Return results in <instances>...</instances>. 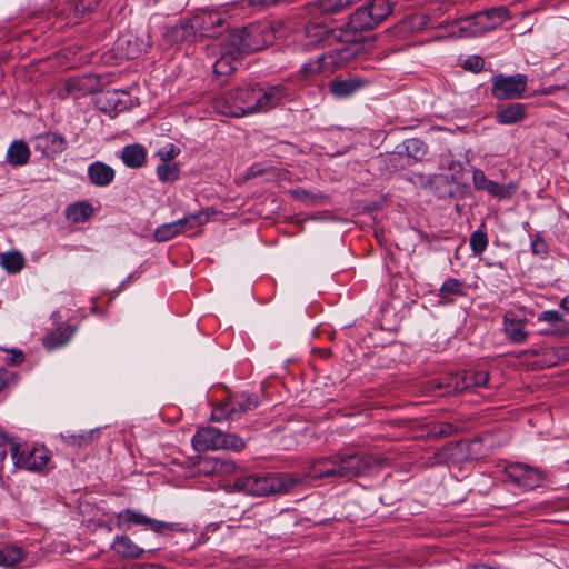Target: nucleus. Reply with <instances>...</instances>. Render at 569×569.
<instances>
[{
  "instance_id": "nucleus-1",
  "label": "nucleus",
  "mask_w": 569,
  "mask_h": 569,
  "mask_svg": "<svg viewBox=\"0 0 569 569\" xmlns=\"http://www.w3.org/2000/svg\"><path fill=\"white\" fill-rule=\"evenodd\" d=\"M383 459L375 455L341 453L313 461L307 469L310 479L352 478L379 470Z\"/></svg>"
},
{
  "instance_id": "nucleus-2",
  "label": "nucleus",
  "mask_w": 569,
  "mask_h": 569,
  "mask_svg": "<svg viewBox=\"0 0 569 569\" xmlns=\"http://www.w3.org/2000/svg\"><path fill=\"white\" fill-rule=\"evenodd\" d=\"M302 482L303 478L295 473H266L239 478L236 486L247 495L268 496L288 493Z\"/></svg>"
},
{
  "instance_id": "nucleus-3",
  "label": "nucleus",
  "mask_w": 569,
  "mask_h": 569,
  "mask_svg": "<svg viewBox=\"0 0 569 569\" xmlns=\"http://www.w3.org/2000/svg\"><path fill=\"white\" fill-rule=\"evenodd\" d=\"M272 41L273 32L268 23H251L228 37V46L239 56L261 50Z\"/></svg>"
},
{
  "instance_id": "nucleus-4",
  "label": "nucleus",
  "mask_w": 569,
  "mask_h": 569,
  "mask_svg": "<svg viewBox=\"0 0 569 569\" xmlns=\"http://www.w3.org/2000/svg\"><path fill=\"white\" fill-rule=\"evenodd\" d=\"M257 86L240 87L217 100L216 109L228 117L256 113Z\"/></svg>"
},
{
  "instance_id": "nucleus-5",
  "label": "nucleus",
  "mask_w": 569,
  "mask_h": 569,
  "mask_svg": "<svg viewBox=\"0 0 569 569\" xmlns=\"http://www.w3.org/2000/svg\"><path fill=\"white\" fill-rule=\"evenodd\" d=\"M244 446V440L237 435L226 433L213 427L201 428L192 437V447L196 451L219 449L240 451Z\"/></svg>"
},
{
  "instance_id": "nucleus-6",
  "label": "nucleus",
  "mask_w": 569,
  "mask_h": 569,
  "mask_svg": "<svg viewBox=\"0 0 569 569\" xmlns=\"http://www.w3.org/2000/svg\"><path fill=\"white\" fill-rule=\"evenodd\" d=\"M357 56V50L342 46L328 53L319 56L316 60L305 63L301 68V73L305 77H310L318 72H331L342 63L353 59Z\"/></svg>"
},
{
  "instance_id": "nucleus-7",
  "label": "nucleus",
  "mask_w": 569,
  "mask_h": 569,
  "mask_svg": "<svg viewBox=\"0 0 569 569\" xmlns=\"http://www.w3.org/2000/svg\"><path fill=\"white\" fill-rule=\"evenodd\" d=\"M543 480L541 470L523 463H509L503 468V475H500V482H509L526 490L539 487Z\"/></svg>"
},
{
  "instance_id": "nucleus-8",
  "label": "nucleus",
  "mask_w": 569,
  "mask_h": 569,
  "mask_svg": "<svg viewBox=\"0 0 569 569\" xmlns=\"http://www.w3.org/2000/svg\"><path fill=\"white\" fill-rule=\"evenodd\" d=\"M11 459L18 468L29 471H42L50 461V455L43 446L21 448L19 443H11Z\"/></svg>"
},
{
  "instance_id": "nucleus-9",
  "label": "nucleus",
  "mask_w": 569,
  "mask_h": 569,
  "mask_svg": "<svg viewBox=\"0 0 569 569\" xmlns=\"http://www.w3.org/2000/svg\"><path fill=\"white\" fill-rule=\"evenodd\" d=\"M132 525L141 526L156 533H162L167 529L174 531L182 530L179 523L160 521L132 509H124L117 515L118 528L129 530Z\"/></svg>"
},
{
  "instance_id": "nucleus-10",
  "label": "nucleus",
  "mask_w": 569,
  "mask_h": 569,
  "mask_svg": "<svg viewBox=\"0 0 569 569\" xmlns=\"http://www.w3.org/2000/svg\"><path fill=\"white\" fill-rule=\"evenodd\" d=\"M489 380V375L486 371L466 370L452 375L446 385L443 393L460 392L472 387H482Z\"/></svg>"
},
{
  "instance_id": "nucleus-11",
  "label": "nucleus",
  "mask_w": 569,
  "mask_h": 569,
  "mask_svg": "<svg viewBox=\"0 0 569 569\" xmlns=\"http://www.w3.org/2000/svg\"><path fill=\"white\" fill-rule=\"evenodd\" d=\"M288 97L289 91L282 84L269 87L257 86L256 113L269 111Z\"/></svg>"
},
{
  "instance_id": "nucleus-12",
  "label": "nucleus",
  "mask_w": 569,
  "mask_h": 569,
  "mask_svg": "<svg viewBox=\"0 0 569 569\" xmlns=\"http://www.w3.org/2000/svg\"><path fill=\"white\" fill-rule=\"evenodd\" d=\"M193 28L199 31L200 38L213 37L222 28L224 18L216 9H203L192 17Z\"/></svg>"
},
{
  "instance_id": "nucleus-13",
  "label": "nucleus",
  "mask_w": 569,
  "mask_h": 569,
  "mask_svg": "<svg viewBox=\"0 0 569 569\" xmlns=\"http://www.w3.org/2000/svg\"><path fill=\"white\" fill-rule=\"evenodd\" d=\"M537 320L549 325L540 331L541 335L556 338L569 337V322L559 311L545 310L538 315Z\"/></svg>"
},
{
  "instance_id": "nucleus-14",
  "label": "nucleus",
  "mask_w": 569,
  "mask_h": 569,
  "mask_svg": "<svg viewBox=\"0 0 569 569\" xmlns=\"http://www.w3.org/2000/svg\"><path fill=\"white\" fill-rule=\"evenodd\" d=\"M369 81L361 77H349L346 79H333L329 82V91L337 99H346L362 90Z\"/></svg>"
},
{
  "instance_id": "nucleus-15",
  "label": "nucleus",
  "mask_w": 569,
  "mask_h": 569,
  "mask_svg": "<svg viewBox=\"0 0 569 569\" xmlns=\"http://www.w3.org/2000/svg\"><path fill=\"white\" fill-rule=\"evenodd\" d=\"M527 76L513 74L502 76L500 74V100L507 99H519L523 96L527 88Z\"/></svg>"
},
{
  "instance_id": "nucleus-16",
  "label": "nucleus",
  "mask_w": 569,
  "mask_h": 569,
  "mask_svg": "<svg viewBox=\"0 0 569 569\" xmlns=\"http://www.w3.org/2000/svg\"><path fill=\"white\" fill-rule=\"evenodd\" d=\"M528 117V104L521 102H500V123L515 124Z\"/></svg>"
},
{
  "instance_id": "nucleus-17",
  "label": "nucleus",
  "mask_w": 569,
  "mask_h": 569,
  "mask_svg": "<svg viewBox=\"0 0 569 569\" xmlns=\"http://www.w3.org/2000/svg\"><path fill=\"white\" fill-rule=\"evenodd\" d=\"M371 14L366 4L359 7L350 16L347 29L353 33L375 29L377 23Z\"/></svg>"
},
{
  "instance_id": "nucleus-18",
  "label": "nucleus",
  "mask_w": 569,
  "mask_h": 569,
  "mask_svg": "<svg viewBox=\"0 0 569 569\" xmlns=\"http://www.w3.org/2000/svg\"><path fill=\"white\" fill-rule=\"evenodd\" d=\"M168 40L172 42H191L198 40L200 38L199 31L193 28L192 17L189 20L182 21L179 24L171 27L167 31Z\"/></svg>"
},
{
  "instance_id": "nucleus-19",
  "label": "nucleus",
  "mask_w": 569,
  "mask_h": 569,
  "mask_svg": "<svg viewBox=\"0 0 569 569\" xmlns=\"http://www.w3.org/2000/svg\"><path fill=\"white\" fill-rule=\"evenodd\" d=\"M228 402L230 405L229 412H231L233 419L258 407V398L248 392L232 395L228 398Z\"/></svg>"
},
{
  "instance_id": "nucleus-20",
  "label": "nucleus",
  "mask_w": 569,
  "mask_h": 569,
  "mask_svg": "<svg viewBox=\"0 0 569 569\" xmlns=\"http://www.w3.org/2000/svg\"><path fill=\"white\" fill-rule=\"evenodd\" d=\"M88 177L94 186L106 187L113 181L114 170L101 161H96L88 167Z\"/></svg>"
},
{
  "instance_id": "nucleus-21",
  "label": "nucleus",
  "mask_w": 569,
  "mask_h": 569,
  "mask_svg": "<svg viewBox=\"0 0 569 569\" xmlns=\"http://www.w3.org/2000/svg\"><path fill=\"white\" fill-rule=\"evenodd\" d=\"M111 548L119 556L128 559H138L143 553V549L126 535L117 536L111 545Z\"/></svg>"
},
{
  "instance_id": "nucleus-22",
  "label": "nucleus",
  "mask_w": 569,
  "mask_h": 569,
  "mask_svg": "<svg viewBox=\"0 0 569 569\" xmlns=\"http://www.w3.org/2000/svg\"><path fill=\"white\" fill-rule=\"evenodd\" d=\"M239 54L229 46L213 66V71L217 76L228 77L240 64Z\"/></svg>"
},
{
  "instance_id": "nucleus-23",
  "label": "nucleus",
  "mask_w": 569,
  "mask_h": 569,
  "mask_svg": "<svg viewBox=\"0 0 569 569\" xmlns=\"http://www.w3.org/2000/svg\"><path fill=\"white\" fill-rule=\"evenodd\" d=\"M472 16L458 19L457 21L443 22L441 27L450 28V36L457 38H469L479 36L473 23Z\"/></svg>"
},
{
  "instance_id": "nucleus-24",
  "label": "nucleus",
  "mask_w": 569,
  "mask_h": 569,
  "mask_svg": "<svg viewBox=\"0 0 569 569\" xmlns=\"http://www.w3.org/2000/svg\"><path fill=\"white\" fill-rule=\"evenodd\" d=\"M121 159L129 168H141L146 163L147 150L139 143L126 146L122 149Z\"/></svg>"
},
{
  "instance_id": "nucleus-25",
  "label": "nucleus",
  "mask_w": 569,
  "mask_h": 569,
  "mask_svg": "<svg viewBox=\"0 0 569 569\" xmlns=\"http://www.w3.org/2000/svg\"><path fill=\"white\" fill-rule=\"evenodd\" d=\"M30 149L22 140L13 141L7 151V161L14 167L23 166L29 161Z\"/></svg>"
},
{
  "instance_id": "nucleus-26",
  "label": "nucleus",
  "mask_w": 569,
  "mask_h": 569,
  "mask_svg": "<svg viewBox=\"0 0 569 569\" xmlns=\"http://www.w3.org/2000/svg\"><path fill=\"white\" fill-rule=\"evenodd\" d=\"M93 213V208L88 202H76L70 204L66 210L68 220L73 223H81L87 221Z\"/></svg>"
},
{
  "instance_id": "nucleus-27",
  "label": "nucleus",
  "mask_w": 569,
  "mask_h": 569,
  "mask_svg": "<svg viewBox=\"0 0 569 569\" xmlns=\"http://www.w3.org/2000/svg\"><path fill=\"white\" fill-rule=\"evenodd\" d=\"M473 23L476 24V30L478 34H482L487 31H490L497 26L498 11L497 9H491L489 11L479 12L472 16Z\"/></svg>"
},
{
  "instance_id": "nucleus-28",
  "label": "nucleus",
  "mask_w": 569,
  "mask_h": 569,
  "mask_svg": "<svg viewBox=\"0 0 569 569\" xmlns=\"http://www.w3.org/2000/svg\"><path fill=\"white\" fill-rule=\"evenodd\" d=\"M74 333V328L68 327L57 329L43 338V343L48 349H57L64 346Z\"/></svg>"
},
{
  "instance_id": "nucleus-29",
  "label": "nucleus",
  "mask_w": 569,
  "mask_h": 569,
  "mask_svg": "<svg viewBox=\"0 0 569 569\" xmlns=\"http://www.w3.org/2000/svg\"><path fill=\"white\" fill-rule=\"evenodd\" d=\"M211 213H213L212 210L210 211L209 209H204L196 213L187 214L177 221L181 223L182 232H186L187 230L206 224L209 221Z\"/></svg>"
},
{
  "instance_id": "nucleus-30",
  "label": "nucleus",
  "mask_w": 569,
  "mask_h": 569,
  "mask_svg": "<svg viewBox=\"0 0 569 569\" xmlns=\"http://www.w3.org/2000/svg\"><path fill=\"white\" fill-rule=\"evenodd\" d=\"M0 266L8 273H17L24 266V258L19 251H9L0 254Z\"/></svg>"
},
{
  "instance_id": "nucleus-31",
  "label": "nucleus",
  "mask_w": 569,
  "mask_h": 569,
  "mask_svg": "<svg viewBox=\"0 0 569 569\" xmlns=\"http://www.w3.org/2000/svg\"><path fill=\"white\" fill-rule=\"evenodd\" d=\"M156 173L161 182L173 183L180 177V168L174 162H161L157 166Z\"/></svg>"
},
{
  "instance_id": "nucleus-32",
  "label": "nucleus",
  "mask_w": 569,
  "mask_h": 569,
  "mask_svg": "<svg viewBox=\"0 0 569 569\" xmlns=\"http://www.w3.org/2000/svg\"><path fill=\"white\" fill-rule=\"evenodd\" d=\"M505 333L512 342L521 343L527 339L523 323L521 321H513L508 315L505 316Z\"/></svg>"
},
{
  "instance_id": "nucleus-33",
  "label": "nucleus",
  "mask_w": 569,
  "mask_h": 569,
  "mask_svg": "<svg viewBox=\"0 0 569 569\" xmlns=\"http://www.w3.org/2000/svg\"><path fill=\"white\" fill-rule=\"evenodd\" d=\"M182 233L181 223L178 221L168 222L159 226L153 233V238L157 242H166L178 234Z\"/></svg>"
},
{
  "instance_id": "nucleus-34",
  "label": "nucleus",
  "mask_w": 569,
  "mask_h": 569,
  "mask_svg": "<svg viewBox=\"0 0 569 569\" xmlns=\"http://www.w3.org/2000/svg\"><path fill=\"white\" fill-rule=\"evenodd\" d=\"M372 18L376 20L377 26L382 22L392 11V6L389 0H371L366 3Z\"/></svg>"
},
{
  "instance_id": "nucleus-35",
  "label": "nucleus",
  "mask_w": 569,
  "mask_h": 569,
  "mask_svg": "<svg viewBox=\"0 0 569 569\" xmlns=\"http://www.w3.org/2000/svg\"><path fill=\"white\" fill-rule=\"evenodd\" d=\"M24 558L21 548L8 546L0 550V566L13 567Z\"/></svg>"
},
{
  "instance_id": "nucleus-36",
  "label": "nucleus",
  "mask_w": 569,
  "mask_h": 569,
  "mask_svg": "<svg viewBox=\"0 0 569 569\" xmlns=\"http://www.w3.org/2000/svg\"><path fill=\"white\" fill-rule=\"evenodd\" d=\"M463 295V284L461 281L450 278L443 282L440 288L439 297L445 301H452L453 297Z\"/></svg>"
},
{
  "instance_id": "nucleus-37",
  "label": "nucleus",
  "mask_w": 569,
  "mask_h": 569,
  "mask_svg": "<svg viewBox=\"0 0 569 569\" xmlns=\"http://www.w3.org/2000/svg\"><path fill=\"white\" fill-rule=\"evenodd\" d=\"M307 44H316L325 41L329 36V30L321 23H309L305 30Z\"/></svg>"
},
{
  "instance_id": "nucleus-38",
  "label": "nucleus",
  "mask_w": 569,
  "mask_h": 569,
  "mask_svg": "<svg viewBox=\"0 0 569 569\" xmlns=\"http://www.w3.org/2000/svg\"><path fill=\"white\" fill-rule=\"evenodd\" d=\"M353 0H318L319 9L325 13H337L347 8Z\"/></svg>"
},
{
  "instance_id": "nucleus-39",
  "label": "nucleus",
  "mask_w": 569,
  "mask_h": 569,
  "mask_svg": "<svg viewBox=\"0 0 569 569\" xmlns=\"http://www.w3.org/2000/svg\"><path fill=\"white\" fill-rule=\"evenodd\" d=\"M472 179H473V184L477 189L488 190L492 194H496L498 192L497 184L495 182L488 180L481 170H475L472 172Z\"/></svg>"
},
{
  "instance_id": "nucleus-40",
  "label": "nucleus",
  "mask_w": 569,
  "mask_h": 569,
  "mask_svg": "<svg viewBox=\"0 0 569 569\" xmlns=\"http://www.w3.org/2000/svg\"><path fill=\"white\" fill-rule=\"evenodd\" d=\"M216 475L227 476L236 471V463L232 460L214 457Z\"/></svg>"
},
{
  "instance_id": "nucleus-41",
  "label": "nucleus",
  "mask_w": 569,
  "mask_h": 569,
  "mask_svg": "<svg viewBox=\"0 0 569 569\" xmlns=\"http://www.w3.org/2000/svg\"><path fill=\"white\" fill-rule=\"evenodd\" d=\"M470 247L476 254H480L487 247V236L481 231H475L470 237Z\"/></svg>"
},
{
  "instance_id": "nucleus-42",
  "label": "nucleus",
  "mask_w": 569,
  "mask_h": 569,
  "mask_svg": "<svg viewBox=\"0 0 569 569\" xmlns=\"http://www.w3.org/2000/svg\"><path fill=\"white\" fill-rule=\"evenodd\" d=\"M180 153V149L172 143L166 144L159 149L156 156L161 162H172V160Z\"/></svg>"
},
{
  "instance_id": "nucleus-43",
  "label": "nucleus",
  "mask_w": 569,
  "mask_h": 569,
  "mask_svg": "<svg viewBox=\"0 0 569 569\" xmlns=\"http://www.w3.org/2000/svg\"><path fill=\"white\" fill-rule=\"evenodd\" d=\"M230 405L228 400L220 402L216 406L211 412V420L222 421L224 419H233L231 412H229Z\"/></svg>"
},
{
  "instance_id": "nucleus-44",
  "label": "nucleus",
  "mask_w": 569,
  "mask_h": 569,
  "mask_svg": "<svg viewBox=\"0 0 569 569\" xmlns=\"http://www.w3.org/2000/svg\"><path fill=\"white\" fill-rule=\"evenodd\" d=\"M214 457L201 458L197 465L198 472L210 476L216 475Z\"/></svg>"
},
{
  "instance_id": "nucleus-45",
  "label": "nucleus",
  "mask_w": 569,
  "mask_h": 569,
  "mask_svg": "<svg viewBox=\"0 0 569 569\" xmlns=\"http://www.w3.org/2000/svg\"><path fill=\"white\" fill-rule=\"evenodd\" d=\"M462 67L466 70L478 72L483 68V59L479 56H470L463 60Z\"/></svg>"
},
{
  "instance_id": "nucleus-46",
  "label": "nucleus",
  "mask_w": 569,
  "mask_h": 569,
  "mask_svg": "<svg viewBox=\"0 0 569 569\" xmlns=\"http://www.w3.org/2000/svg\"><path fill=\"white\" fill-rule=\"evenodd\" d=\"M406 149L407 151L415 156H423L425 154V144L419 139H410L406 142Z\"/></svg>"
},
{
  "instance_id": "nucleus-47",
  "label": "nucleus",
  "mask_w": 569,
  "mask_h": 569,
  "mask_svg": "<svg viewBox=\"0 0 569 569\" xmlns=\"http://www.w3.org/2000/svg\"><path fill=\"white\" fill-rule=\"evenodd\" d=\"M93 1H90L88 4H84L81 0H73L72 8L74 18L82 17L86 12H88L92 8Z\"/></svg>"
},
{
  "instance_id": "nucleus-48",
  "label": "nucleus",
  "mask_w": 569,
  "mask_h": 569,
  "mask_svg": "<svg viewBox=\"0 0 569 569\" xmlns=\"http://www.w3.org/2000/svg\"><path fill=\"white\" fill-rule=\"evenodd\" d=\"M14 373L0 368V392L8 388L14 381Z\"/></svg>"
},
{
  "instance_id": "nucleus-49",
  "label": "nucleus",
  "mask_w": 569,
  "mask_h": 569,
  "mask_svg": "<svg viewBox=\"0 0 569 569\" xmlns=\"http://www.w3.org/2000/svg\"><path fill=\"white\" fill-rule=\"evenodd\" d=\"M47 140L54 147L56 151H62L66 149V141L60 134L49 133L47 136Z\"/></svg>"
},
{
  "instance_id": "nucleus-50",
  "label": "nucleus",
  "mask_w": 569,
  "mask_h": 569,
  "mask_svg": "<svg viewBox=\"0 0 569 569\" xmlns=\"http://www.w3.org/2000/svg\"><path fill=\"white\" fill-rule=\"evenodd\" d=\"M4 350L8 351L9 353H11V357L6 360L8 365L16 366V365H20L21 362H23L24 356L20 350H17V349H10V350L4 349Z\"/></svg>"
},
{
  "instance_id": "nucleus-51",
  "label": "nucleus",
  "mask_w": 569,
  "mask_h": 569,
  "mask_svg": "<svg viewBox=\"0 0 569 569\" xmlns=\"http://www.w3.org/2000/svg\"><path fill=\"white\" fill-rule=\"evenodd\" d=\"M531 248L533 253L537 256L543 257L547 254V244L540 238H537L531 242Z\"/></svg>"
},
{
  "instance_id": "nucleus-52",
  "label": "nucleus",
  "mask_w": 569,
  "mask_h": 569,
  "mask_svg": "<svg viewBox=\"0 0 569 569\" xmlns=\"http://www.w3.org/2000/svg\"><path fill=\"white\" fill-rule=\"evenodd\" d=\"M8 442H10V445L12 443L6 435L0 433V471L3 468V463H4V460L7 457V443Z\"/></svg>"
},
{
  "instance_id": "nucleus-53",
  "label": "nucleus",
  "mask_w": 569,
  "mask_h": 569,
  "mask_svg": "<svg viewBox=\"0 0 569 569\" xmlns=\"http://www.w3.org/2000/svg\"><path fill=\"white\" fill-rule=\"evenodd\" d=\"M517 189H518V183L515 181H511L503 187L500 186V200L503 198L511 197L516 192Z\"/></svg>"
},
{
  "instance_id": "nucleus-54",
  "label": "nucleus",
  "mask_w": 569,
  "mask_h": 569,
  "mask_svg": "<svg viewBox=\"0 0 569 569\" xmlns=\"http://www.w3.org/2000/svg\"><path fill=\"white\" fill-rule=\"evenodd\" d=\"M251 6L269 7L281 3V0H248Z\"/></svg>"
},
{
  "instance_id": "nucleus-55",
  "label": "nucleus",
  "mask_w": 569,
  "mask_h": 569,
  "mask_svg": "<svg viewBox=\"0 0 569 569\" xmlns=\"http://www.w3.org/2000/svg\"><path fill=\"white\" fill-rule=\"evenodd\" d=\"M462 443H450L443 449L445 457L453 456L455 451L460 450L462 448Z\"/></svg>"
},
{
  "instance_id": "nucleus-56",
  "label": "nucleus",
  "mask_w": 569,
  "mask_h": 569,
  "mask_svg": "<svg viewBox=\"0 0 569 569\" xmlns=\"http://www.w3.org/2000/svg\"><path fill=\"white\" fill-rule=\"evenodd\" d=\"M491 81H492V86H491L492 94L497 96L498 94V76H492Z\"/></svg>"
},
{
  "instance_id": "nucleus-57",
  "label": "nucleus",
  "mask_w": 569,
  "mask_h": 569,
  "mask_svg": "<svg viewBox=\"0 0 569 569\" xmlns=\"http://www.w3.org/2000/svg\"><path fill=\"white\" fill-rule=\"evenodd\" d=\"M499 17H500V24L509 19V13H508V11L503 7H500Z\"/></svg>"
},
{
  "instance_id": "nucleus-58",
  "label": "nucleus",
  "mask_w": 569,
  "mask_h": 569,
  "mask_svg": "<svg viewBox=\"0 0 569 569\" xmlns=\"http://www.w3.org/2000/svg\"><path fill=\"white\" fill-rule=\"evenodd\" d=\"M560 308L569 312V295L562 298V300L560 301Z\"/></svg>"
},
{
  "instance_id": "nucleus-59",
  "label": "nucleus",
  "mask_w": 569,
  "mask_h": 569,
  "mask_svg": "<svg viewBox=\"0 0 569 569\" xmlns=\"http://www.w3.org/2000/svg\"><path fill=\"white\" fill-rule=\"evenodd\" d=\"M557 356L565 358L566 360H569V357L567 356V351L563 348H561L557 351Z\"/></svg>"
},
{
  "instance_id": "nucleus-60",
  "label": "nucleus",
  "mask_w": 569,
  "mask_h": 569,
  "mask_svg": "<svg viewBox=\"0 0 569 569\" xmlns=\"http://www.w3.org/2000/svg\"><path fill=\"white\" fill-rule=\"evenodd\" d=\"M472 569H493V568L487 567L485 565H478V566H475Z\"/></svg>"
},
{
  "instance_id": "nucleus-61",
  "label": "nucleus",
  "mask_w": 569,
  "mask_h": 569,
  "mask_svg": "<svg viewBox=\"0 0 569 569\" xmlns=\"http://www.w3.org/2000/svg\"><path fill=\"white\" fill-rule=\"evenodd\" d=\"M87 438H88V437H86V436H81V437H80V439H81V440H87Z\"/></svg>"
}]
</instances>
